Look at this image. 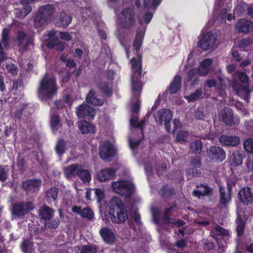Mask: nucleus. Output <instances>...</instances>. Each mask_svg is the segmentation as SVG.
Returning <instances> with one entry per match:
<instances>
[{
	"mask_svg": "<svg viewBox=\"0 0 253 253\" xmlns=\"http://www.w3.org/2000/svg\"><path fill=\"white\" fill-rule=\"evenodd\" d=\"M58 89L56 78L46 73L39 82L37 95L41 101H49L57 94Z\"/></svg>",
	"mask_w": 253,
	"mask_h": 253,
	"instance_id": "nucleus-1",
	"label": "nucleus"
},
{
	"mask_svg": "<svg viewBox=\"0 0 253 253\" xmlns=\"http://www.w3.org/2000/svg\"><path fill=\"white\" fill-rule=\"evenodd\" d=\"M108 214H105L103 220L107 221H116V217L115 215V208H117V219L119 221H126L128 218L127 206L120 199V198L113 197L109 202Z\"/></svg>",
	"mask_w": 253,
	"mask_h": 253,
	"instance_id": "nucleus-2",
	"label": "nucleus"
},
{
	"mask_svg": "<svg viewBox=\"0 0 253 253\" xmlns=\"http://www.w3.org/2000/svg\"><path fill=\"white\" fill-rule=\"evenodd\" d=\"M55 12L52 4L44 5L41 7L34 16V26L36 28H42L50 21Z\"/></svg>",
	"mask_w": 253,
	"mask_h": 253,
	"instance_id": "nucleus-3",
	"label": "nucleus"
},
{
	"mask_svg": "<svg viewBox=\"0 0 253 253\" xmlns=\"http://www.w3.org/2000/svg\"><path fill=\"white\" fill-rule=\"evenodd\" d=\"M153 16V13L149 11L145 13V14L143 15V19H138L139 24L141 26H142L143 25V20H144V23L145 24L146 26L145 27H144L142 29H138L136 31V34L133 43V45L137 53L139 51L142 44L143 38L145 35L146 27L151 21Z\"/></svg>",
	"mask_w": 253,
	"mask_h": 253,
	"instance_id": "nucleus-4",
	"label": "nucleus"
},
{
	"mask_svg": "<svg viewBox=\"0 0 253 253\" xmlns=\"http://www.w3.org/2000/svg\"><path fill=\"white\" fill-rule=\"evenodd\" d=\"M112 190L126 197H129L132 194L134 187L131 182L128 180H118L111 183Z\"/></svg>",
	"mask_w": 253,
	"mask_h": 253,
	"instance_id": "nucleus-5",
	"label": "nucleus"
},
{
	"mask_svg": "<svg viewBox=\"0 0 253 253\" xmlns=\"http://www.w3.org/2000/svg\"><path fill=\"white\" fill-rule=\"evenodd\" d=\"M136 102L132 105V113L130 119H129L130 126L134 129H137L140 133L142 135L143 128L145 124V120L143 119L138 122V113L140 109V102L138 99Z\"/></svg>",
	"mask_w": 253,
	"mask_h": 253,
	"instance_id": "nucleus-6",
	"label": "nucleus"
},
{
	"mask_svg": "<svg viewBox=\"0 0 253 253\" xmlns=\"http://www.w3.org/2000/svg\"><path fill=\"white\" fill-rule=\"evenodd\" d=\"M122 18L121 25L125 29H129L135 25L136 15L134 9L133 7H127L125 8L121 12Z\"/></svg>",
	"mask_w": 253,
	"mask_h": 253,
	"instance_id": "nucleus-7",
	"label": "nucleus"
},
{
	"mask_svg": "<svg viewBox=\"0 0 253 253\" xmlns=\"http://www.w3.org/2000/svg\"><path fill=\"white\" fill-rule=\"evenodd\" d=\"M171 111L168 109H163L157 111L154 114V118L157 123L160 125L164 124L166 131L170 132V122L172 119Z\"/></svg>",
	"mask_w": 253,
	"mask_h": 253,
	"instance_id": "nucleus-8",
	"label": "nucleus"
},
{
	"mask_svg": "<svg viewBox=\"0 0 253 253\" xmlns=\"http://www.w3.org/2000/svg\"><path fill=\"white\" fill-rule=\"evenodd\" d=\"M42 184V181L40 178L27 179L22 182L21 187L26 193H37L39 191Z\"/></svg>",
	"mask_w": 253,
	"mask_h": 253,
	"instance_id": "nucleus-9",
	"label": "nucleus"
},
{
	"mask_svg": "<svg viewBox=\"0 0 253 253\" xmlns=\"http://www.w3.org/2000/svg\"><path fill=\"white\" fill-rule=\"evenodd\" d=\"M216 38L215 34L211 32H208L204 35L198 42V46L203 50L206 51L213 47Z\"/></svg>",
	"mask_w": 253,
	"mask_h": 253,
	"instance_id": "nucleus-10",
	"label": "nucleus"
},
{
	"mask_svg": "<svg viewBox=\"0 0 253 253\" xmlns=\"http://www.w3.org/2000/svg\"><path fill=\"white\" fill-rule=\"evenodd\" d=\"M15 42L24 50L30 49V46H34V40L32 37L28 36L24 32L19 31L16 37Z\"/></svg>",
	"mask_w": 253,
	"mask_h": 253,
	"instance_id": "nucleus-11",
	"label": "nucleus"
},
{
	"mask_svg": "<svg viewBox=\"0 0 253 253\" xmlns=\"http://www.w3.org/2000/svg\"><path fill=\"white\" fill-rule=\"evenodd\" d=\"M99 154L100 157L106 162L110 161L115 156V149L113 145L109 141H106L100 144Z\"/></svg>",
	"mask_w": 253,
	"mask_h": 253,
	"instance_id": "nucleus-12",
	"label": "nucleus"
},
{
	"mask_svg": "<svg viewBox=\"0 0 253 253\" xmlns=\"http://www.w3.org/2000/svg\"><path fill=\"white\" fill-rule=\"evenodd\" d=\"M202 165L201 158L199 156H196L192 158L190 160L191 168L186 170L187 179H191L193 177H199L201 174L200 170L198 169L200 168Z\"/></svg>",
	"mask_w": 253,
	"mask_h": 253,
	"instance_id": "nucleus-13",
	"label": "nucleus"
},
{
	"mask_svg": "<svg viewBox=\"0 0 253 253\" xmlns=\"http://www.w3.org/2000/svg\"><path fill=\"white\" fill-rule=\"evenodd\" d=\"M175 206L166 208L164 212L162 213L160 210L157 208L152 207L151 208V212L152 216V221H160V220H168L170 219V214L172 212L173 208Z\"/></svg>",
	"mask_w": 253,
	"mask_h": 253,
	"instance_id": "nucleus-14",
	"label": "nucleus"
},
{
	"mask_svg": "<svg viewBox=\"0 0 253 253\" xmlns=\"http://www.w3.org/2000/svg\"><path fill=\"white\" fill-rule=\"evenodd\" d=\"M76 115L80 118L90 120L94 119L95 111L93 107L83 103L76 108Z\"/></svg>",
	"mask_w": 253,
	"mask_h": 253,
	"instance_id": "nucleus-15",
	"label": "nucleus"
},
{
	"mask_svg": "<svg viewBox=\"0 0 253 253\" xmlns=\"http://www.w3.org/2000/svg\"><path fill=\"white\" fill-rule=\"evenodd\" d=\"M208 156L211 160L221 162L225 159L226 153L222 148L213 146L208 151Z\"/></svg>",
	"mask_w": 253,
	"mask_h": 253,
	"instance_id": "nucleus-16",
	"label": "nucleus"
},
{
	"mask_svg": "<svg viewBox=\"0 0 253 253\" xmlns=\"http://www.w3.org/2000/svg\"><path fill=\"white\" fill-rule=\"evenodd\" d=\"M99 234L106 244L112 245L116 243V233H114L111 229L106 227H102L99 230Z\"/></svg>",
	"mask_w": 253,
	"mask_h": 253,
	"instance_id": "nucleus-17",
	"label": "nucleus"
},
{
	"mask_svg": "<svg viewBox=\"0 0 253 253\" xmlns=\"http://www.w3.org/2000/svg\"><path fill=\"white\" fill-rule=\"evenodd\" d=\"M72 16L64 11L57 14L55 25L57 27L66 28L72 21Z\"/></svg>",
	"mask_w": 253,
	"mask_h": 253,
	"instance_id": "nucleus-18",
	"label": "nucleus"
},
{
	"mask_svg": "<svg viewBox=\"0 0 253 253\" xmlns=\"http://www.w3.org/2000/svg\"><path fill=\"white\" fill-rule=\"evenodd\" d=\"M219 120L227 126H232L235 122L233 117V112L231 108L225 107L219 114Z\"/></svg>",
	"mask_w": 253,
	"mask_h": 253,
	"instance_id": "nucleus-19",
	"label": "nucleus"
},
{
	"mask_svg": "<svg viewBox=\"0 0 253 253\" xmlns=\"http://www.w3.org/2000/svg\"><path fill=\"white\" fill-rule=\"evenodd\" d=\"M238 33L248 34L253 31V23L245 19H241L235 25Z\"/></svg>",
	"mask_w": 253,
	"mask_h": 253,
	"instance_id": "nucleus-20",
	"label": "nucleus"
},
{
	"mask_svg": "<svg viewBox=\"0 0 253 253\" xmlns=\"http://www.w3.org/2000/svg\"><path fill=\"white\" fill-rule=\"evenodd\" d=\"M239 200L244 205L248 206L253 202V194L249 187H244L238 193Z\"/></svg>",
	"mask_w": 253,
	"mask_h": 253,
	"instance_id": "nucleus-21",
	"label": "nucleus"
},
{
	"mask_svg": "<svg viewBox=\"0 0 253 253\" xmlns=\"http://www.w3.org/2000/svg\"><path fill=\"white\" fill-rule=\"evenodd\" d=\"M219 141L222 145L235 147L239 144L240 138L235 135H221L219 137Z\"/></svg>",
	"mask_w": 253,
	"mask_h": 253,
	"instance_id": "nucleus-22",
	"label": "nucleus"
},
{
	"mask_svg": "<svg viewBox=\"0 0 253 253\" xmlns=\"http://www.w3.org/2000/svg\"><path fill=\"white\" fill-rule=\"evenodd\" d=\"M116 170L113 168H107L102 169L97 175V179L100 181H105L116 176Z\"/></svg>",
	"mask_w": 253,
	"mask_h": 253,
	"instance_id": "nucleus-23",
	"label": "nucleus"
},
{
	"mask_svg": "<svg viewBox=\"0 0 253 253\" xmlns=\"http://www.w3.org/2000/svg\"><path fill=\"white\" fill-rule=\"evenodd\" d=\"M196 187L199 189L194 190L193 195L198 198L203 196L210 195L212 191V188L206 183H200L199 185H197Z\"/></svg>",
	"mask_w": 253,
	"mask_h": 253,
	"instance_id": "nucleus-24",
	"label": "nucleus"
},
{
	"mask_svg": "<svg viewBox=\"0 0 253 253\" xmlns=\"http://www.w3.org/2000/svg\"><path fill=\"white\" fill-rule=\"evenodd\" d=\"M162 0H135V5L138 7H147L151 10H155Z\"/></svg>",
	"mask_w": 253,
	"mask_h": 253,
	"instance_id": "nucleus-25",
	"label": "nucleus"
},
{
	"mask_svg": "<svg viewBox=\"0 0 253 253\" xmlns=\"http://www.w3.org/2000/svg\"><path fill=\"white\" fill-rule=\"evenodd\" d=\"M54 212L53 209L46 205H43L40 208L38 215L41 219L49 221L51 220Z\"/></svg>",
	"mask_w": 253,
	"mask_h": 253,
	"instance_id": "nucleus-26",
	"label": "nucleus"
},
{
	"mask_svg": "<svg viewBox=\"0 0 253 253\" xmlns=\"http://www.w3.org/2000/svg\"><path fill=\"white\" fill-rule=\"evenodd\" d=\"M28 104H20L15 108V110L12 113V116L19 120L26 118L28 115Z\"/></svg>",
	"mask_w": 253,
	"mask_h": 253,
	"instance_id": "nucleus-27",
	"label": "nucleus"
},
{
	"mask_svg": "<svg viewBox=\"0 0 253 253\" xmlns=\"http://www.w3.org/2000/svg\"><path fill=\"white\" fill-rule=\"evenodd\" d=\"M220 193V203L222 206L225 207L230 202L231 199V190L228 188L220 186L219 187Z\"/></svg>",
	"mask_w": 253,
	"mask_h": 253,
	"instance_id": "nucleus-28",
	"label": "nucleus"
},
{
	"mask_svg": "<svg viewBox=\"0 0 253 253\" xmlns=\"http://www.w3.org/2000/svg\"><path fill=\"white\" fill-rule=\"evenodd\" d=\"M80 165L78 164H71L63 169L64 174L68 179H72L77 175Z\"/></svg>",
	"mask_w": 253,
	"mask_h": 253,
	"instance_id": "nucleus-29",
	"label": "nucleus"
},
{
	"mask_svg": "<svg viewBox=\"0 0 253 253\" xmlns=\"http://www.w3.org/2000/svg\"><path fill=\"white\" fill-rule=\"evenodd\" d=\"M74 251L76 253H96L97 248L95 245L88 244L86 245H78L75 246Z\"/></svg>",
	"mask_w": 253,
	"mask_h": 253,
	"instance_id": "nucleus-30",
	"label": "nucleus"
},
{
	"mask_svg": "<svg viewBox=\"0 0 253 253\" xmlns=\"http://www.w3.org/2000/svg\"><path fill=\"white\" fill-rule=\"evenodd\" d=\"M79 127L83 134L93 133L95 132V126L85 121L81 122Z\"/></svg>",
	"mask_w": 253,
	"mask_h": 253,
	"instance_id": "nucleus-31",
	"label": "nucleus"
},
{
	"mask_svg": "<svg viewBox=\"0 0 253 253\" xmlns=\"http://www.w3.org/2000/svg\"><path fill=\"white\" fill-rule=\"evenodd\" d=\"M182 78L180 75H176L170 84L169 91L171 94L176 93L181 87Z\"/></svg>",
	"mask_w": 253,
	"mask_h": 253,
	"instance_id": "nucleus-32",
	"label": "nucleus"
},
{
	"mask_svg": "<svg viewBox=\"0 0 253 253\" xmlns=\"http://www.w3.org/2000/svg\"><path fill=\"white\" fill-rule=\"evenodd\" d=\"M131 84L134 96L135 99H138L141 90V82L138 81L137 77H135V76L133 75L131 77Z\"/></svg>",
	"mask_w": 253,
	"mask_h": 253,
	"instance_id": "nucleus-33",
	"label": "nucleus"
},
{
	"mask_svg": "<svg viewBox=\"0 0 253 253\" xmlns=\"http://www.w3.org/2000/svg\"><path fill=\"white\" fill-rule=\"evenodd\" d=\"M232 87L234 90L236 91V94L241 95L244 94L247 96L249 95L251 92L250 90L248 87L242 85L240 83L234 82L233 83Z\"/></svg>",
	"mask_w": 253,
	"mask_h": 253,
	"instance_id": "nucleus-34",
	"label": "nucleus"
},
{
	"mask_svg": "<svg viewBox=\"0 0 253 253\" xmlns=\"http://www.w3.org/2000/svg\"><path fill=\"white\" fill-rule=\"evenodd\" d=\"M95 94L96 93L94 90H90L86 96V101L88 103L91 104L95 106L103 105L104 103L103 100L102 99H97Z\"/></svg>",
	"mask_w": 253,
	"mask_h": 253,
	"instance_id": "nucleus-35",
	"label": "nucleus"
},
{
	"mask_svg": "<svg viewBox=\"0 0 253 253\" xmlns=\"http://www.w3.org/2000/svg\"><path fill=\"white\" fill-rule=\"evenodd\" d=\"M12 213L13 216H21L25 215L26 209L24 208V202H20L12 205Z\"/></svg>",
	"mask_w": 253,
	"mask_h": 253,
	"instance_id": "nucleus-36",
	"label": "nucleus"
},
{
	"mask_svg": "<svg viewBox=\"0 0 253 253\" xmlns=\"http://www.w3.org/2000/svg\"><path fill=\"white\" fill-rule=\"evenodd\" d=\"M50 124L54 132L57 130L58 127L60 126V119L57 112H54L51 114Z\"/></svg>",
	"mask_w": 253,
	"mask_h": 253,
	"instance_id": "nucleus-37",
	"label": "nucleus"
},
{
	"mask_svg": "<svg viewBox=\"0 0 253 253\" xmlns=\"http://www.w3.org/2000/svg\"><path fill=\"white\" fill-rule=\"evenodd\" d=\"M98 87L100 89L102 94L106 96H110L112 95L113 92L112 88L109 86V84L106 81H101L97 85Z\"/></svg>",
	"mask_w": 253,
	"mask_h": 253,
	"instance_id": "nucleus-38",
	"label": "nucleus"
},
{
	"mask_svg": "<svg viewBox=\"0 0 253 253\" xmlns=\"http://www.w3.org/2000/svg\"><path fill=\"white\" fill-rule=\"evenodd\" d=\"M22 5L21 8L18 9L16 13L17 17L20 19L25 18L32 11V6L28 4H21Z\"/></svg>",
	"mask_w": 253,
	"mask_h": 253,
	"instance_id": "nucleus-39",
	"label": "nucleus"
},
{
	"mask_svg": "<svg viewBox=\"0 0 253 253\" xmlns=\"http://www.w3.org/2000/svg\"><path fill=\"white\" fill-rule=\"evenodd\" d=\"M16 165L18 171L23 173L27 168V161L25 158L19 153L16 161Z\"/></svg>",
	"mask_w": 253,
	"mask_h": 253,
	"instance_id": "nucleus-40",
	"label": "nucleus"
},
{
	"mask_svg": "<svg viewBox=\"0 0 253 253\" xmlns=\"http://www.w3.org/2000/svg\"><path fill=\"white\" fill-rule=\"evenodd\" d=\"M130 129L133 131H137V134L138 136V140H135L132 139H130L129 140V147L131 149H136L138 146L139 145L141 140L143 139V131L142 132V135L140 133L139 131L137 129H134L132 128L131 129V127L130 126Z\"/></svg>",
	"mask_w": 253,
	"mask_h": 253,
	"instance_id": "nucleus-41",
	"label": "nucleus"
},
{
	"mask_svg": "<svg viewBox=\"0 0 253 253\" xmlns=\"http://www.w3.org/2000/svg\"><path fill=\"white\" fill-rule=\"evenodd\" d=\"M58 189L55 187L49 189L45 192V197L48 202L55 201L58 197Z\"/></svg>",
	"mask_w": 253,
	"mask_h": 253,
	"instance_id": "nucleus-42",
	"label": "nucleus"
},
{
	"mask_svg": "<svg viewBox=\"0 0 253 253\" xmlns=\"http://www.w3.org/2000/svg\"><path fill=\"white\" fill-rule=\"evenodd\" d=\"M46 46L49 49L55 48L59 52L62 51L65 48L63 44L61 42H59L57 39H53L49 42L47 43Z\"/></svg>",
	"mask_w": 253,
	"mask_h": 253,
	"instance_id": "nucleus-43",
	"label": "nucleus"
},
{
	"mask_svg": "<svg viewBox=\"0 0 253 253\" xmlns=\"http://www.w3.org/2000/svg\"><path fill=\"white\" fill-rule=\"evenodd\" d=\"M33 246L34 243L28 239H23L20 245L21 249L24 253H31Z\"/></svg>",
	"mask_w": 253,
	"mask_h": 253,
	"instance_id": "nucleus-44",
	"label": "nucleus"
},
{
	"mask_svg": "<svg viewBox=\"0 0 253 253\" xmlns=\"http://www.w3.org/2000/svg\"><path fill=\"white\" fill-rule=\"evenodd\" d=\"M190 150L194 153L200 154L202 151L203 143L200 140H196L191 143Z\"/></svg>",
	"mask_w": 253,
	"mask_h": 253,
	"instance_id": "nucleus-45",
	"label": "nucleus"
},
{
	"mask_svg": "<svg viewBox=\"0 0 253 253\" xmlns=\"http://www.w3.org/2000/svg\"><path fill=\"white\" fill-rule=\"evenodd\" d=\"M77 175L84 182H88L91 179V176L88 170L82 169L80 165Z\"/></svg>",
	"mask_w": 253,
	"mask_h": 253,
	"instance_id": "nucleus-46",
	"label": "nucleus"
},
{
	"mask_svg": "<svg viewBox=\"0 0 253 253\" xmlns=\"http://www.w3.org/2000/svg\"><path fill=\"white\" fill-rule=\"evenodd\" d=\"M160 194L162 197L165 199L174 195V190L173 188L166 185L161 189Z\"/></svg>",
	"mask_w": 253,
	"mask_h": 253,
	"instance_id": "nucleus-47",
	"label": "nucleus"
},
{
	"mask_svg": "<svg viewBox=\"0 0 253 253\" xmlns=\"http://www.w3.org/2000/svg\"><path fill=\"white\" fill-rule=\"evenodd\" d=\"M66 143L63 139H60L57 142L55 150L56 153L60 156H62L66 150Z\"/></svg>",
	"mask_w": 253,
	"mask_h": 253,
	"instance_id": "nucleus-48",
	"label": "nucleus"
},
{
	"mask_svg": "<svg viewBox=\"0 0 253 253\" xmlns=\"http://www.w3.org/2000/svg\"><path fill=\"white\" fill-rule=\"evenodd\" d=\"M232 164L235 166L241 165L243 162V155L240 152H236L232 154Z\"/></svg>",
	"mask_w": 253,
	"mask_h": 253,
	"instance_id": "nucleus-49",
	"label": "nucleus"
},
{
	"mask_svg": "<svg viewBox=\"0 0 253 253\" xmlns=\"http://www.w3.org/2000/svg\"><path fill=\"white\" fill-rule=\"evenodd\" d=\"M203 93V91L202 89H197L195 92L191 94L190 95L186 96L185 98L189 102H194L200 99Z\"/></svg>",
	"mask_w": 253,
	"mask_h": 253,
	"instance_id": "nucleus-50",
	"label": "nucleus"
},
{
	"mask_svg": "<svg viewBox=\"0 0 253 253\" xmlns=\"http://www.w3.org/2000/svg\"><path fill=\"white\" fill-rule=\"evenodd\" d=\"M130 63L133 72L134 74H137V75H140L141 73V63H139L135 58H132L130 60Z\"/></svg>",
	"mask_w": 253,
	"mask_h": 253,
	"instance_id": "nucleus-51",
	"label": "nucleus"
},
{
	"mask_svg": "<svg viewBox=\"0 0 253 253\" xmlns=\"http://www.w3.org/2000/svg\"><path fill=\"white\" fill-rule=\"evenodd\" d=\"M43 227L41 228L40 232L46 233V231H48V229L52 230L55 229L59 226L60 222H43Z\"/></svg>",
	"mask_w": 253,
	"mask_h": 253,
	"instance_id": "nucleus-52",
	"label": "nucleus"
},
{
	"mask_svg": "<svg viewBox=\"0 0 253 253\" xmlns=\"http://www.w3.org/2000/svg\"><path fill=\"white\" fill-rule=\"evenodd\" d=\"M24 88L22 81L20 79L14 80L13 81L12 91L14 93L17 94L18 91H21Z\"/></svg>",
	"mask_w": 253,
	"mask_h": 253,
	"instance_id": "nucleus-53",
	"label": "nucleus"
},
{
	"mask_svg": "<svg viewBox=\"0 0 253 253\" xmlns=\"http://www.w3.org/2000/svg\"><path fill=\"white\" fill-rule=\"evenodd\" d=\"M238 178L235 175H232L226 178L227 188L232 191V188L235 186Z\"/></svg>",
	"mask_w": 253,
	"mask_h": 253,
	"instance_id": "nucleus-54",
	"label": "nucleus"
},
{
	"mask_svg": "<svg viewBox=\"0 0 253 253\" xmlns=\"http://www.w3.org/2000/svg\"><path fill=\"white\" fill-rule=\"evenodd\" d=\"M81 216L86 218L88 220H90L94 216V213L93 211L89 208H85L83 209Z\"/></svg>",
	"mask_w": 253,
	"mask_h": 253,
	"instance_id": "nucleus-55",
	"label": "nucleus"
},
{
	"mask_svg": "<svg viewBox=\"0 0 253 253\" xmlns=\"http://www.w3.org/2000/svg\"><path fill=\"white\" fill-rule=\"evenodd\" d=\"M213 231L214 233L219 236H229V231L219 225L215 226Z\"/></svg>",
	"mask_w": 253,
	"mask_h": 253,
	"instance_id": "nucleus-56",
	"label": "nucleus"
},
{
	"mask_svg": "<svg viewBox=\"0 0 253 253\" xmlns=\"http://www.w3.org/2000/svg\"><path fill=\"white\" fill-rule=\"evenodd\" d=\"M188 133L185 131H180L176 135V141L177 142L183 143L187 141Z\"/></svg>",
	"mask_w": 253,
	"mask_h": 253,
	"instance_id": "nucleus-57",
	"label": "nucleus"
},
{
	"mask_svg": "<svg viewBox=\"0 0 253 253\" xmlns=\"http://www.w3.org/2000/svg\"><path fill=\"white\" fill-rule=\"evenodd\" d=\"M159 226V230L160 232H162V228L163 227H167L169 224H172L173 226L179 227L181 226L185 225L186 222H155Z\"/></svg>",
	"mask_w": 253,
	"mask_h": 253,
	"instance_id": "nucleus-58",
	"label": "nucleus"
},
{
	"mask_svg": "<svg viewBox=\"0 0 253 253\" xmlns=\"http://www.w3.org/2000/svg\"><path fill=\"white\" fill-rule=\"evenodd\" d=\"M244 147L248 152L253 153V138L245 141L244 143Z\"/></svg>",
	"mask_w": 253,
	"mask_h": 253,
	"instance_id": "nucleus-59",
	"label": "nucleus"
},
{
	"mask_svg": "<svg viewBox=\"0 0 253 253\" xmlns=\"http://www.w3.org/2000/svg\"><path fill=\"white\" fill-rule=\"evenodd\" d=\"M6 166L0 165V181H5L8 178V170L6 169Z\"/></svg>",
	"mask_w": 253,
	"mask_h": 253,
	"instance_id": "nucleus-60",
	"label": "nucleus"
},
{
	"mask_svg": "<svg viewBox=\"0 0 253 253\" xmlns=\"http://www.w3.org/2000/svg\"><path fill=\"white\" fill-rule=\"evenodd\" d=\"M237 216L236 221H246L248 217L242 210H238L237 211Z\"/></svg>",
	"mask_w": 253,
	"mask_h": 253,
	"instance_id": "nucleus-61",
	"label": "nucleus"
},
{
	"mask_svg": "<svg viewBox=\"0 0 253 253\" xmlns=\"http://www.w3.org/2000/svg\"><path fill=\"white\" fill-rule=\"evenodd\" d=\"M252 43L253 41L252 39L245 38L239 42V45L240 48H244L247 46L250 45Z\"/></svg>",
	"mask_w": 253,
	"mask_h": 253,
	"instance_id": "nucleus-62",
	"label": "nucleus"
},
{
	"mask_svg": "<svg viewBox=\"0 0 253 253\" xmlns=\"http://www.w3.org/2000/svg\"><path fill=\"white\" fill-rule=\"evenodd\" d=\"M95 194L97 198V201L101 205L102 202L104 203L103 201L104 199V192L102 190L100 189H95Z\"/></svg>",
	"mask_w": 253,
	"mask_h": 253,
	"instance_id": "nucleus-63",
	"label": "nucleus"
},
{
	"mask_svg": "<svg viewBox=\"0 0 253 253\" xmlns=\"http://www.w3.org/2000/svg\"><path fill=\"white\" fill-rule=\"evenodd\" d=\"M237 75L239 80L243 83H248L249 81V77L245 72H237Z\"/></svg>",
	"mask_w": 253,
	"mask_h": 253,
	"instance_id": "nucleus-64",
	"label": "nucleus"
}]
</instances>
